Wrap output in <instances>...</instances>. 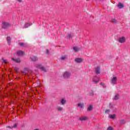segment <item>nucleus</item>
I'll use <instances>...</instances> for the list:
<instances>
[{"label":"nucleus","mask_w":130,"mask_h":130,"mask_svg":"<svg viewBox=\"0 0 130 130\" xmlns=\"http://www.w3.org/2000/svg\"><path fill=\"white\" fill-rule=\"evenodd\" d=\"M46 53L47 54H48L49 53V51L48 50H46Z\"/></svg>","instance_id":"nucleus-35"},{"label":"nucleus","mask_w":130,"mask_h":130,"mask_svg":"<svg viewBox=\"0 0 130 130\" xmlns=\"http://www.w3.org/2000/svg\"><path fill=\"white\" fill-rule=\"evenodd\" d=\"M117 77H114L111 79V84H113V85H115V84H117Z\"/></svg>","instance_id":"nucleus-4"},{"label":"nucleus","mask_w":130,"mask_h":130,"mask_svg":"<svg viewBox=\"0 0 130 130\" xmlns=\"http://www.w3.org/2000/svg\"><path fill=\"white\" fill-rule=\"evenodd\" d=\"M17 2H19V3L22 2V0H17Z\"/></svg>","instance_id":"nucleus-37"},{"label":"nucleus","mask_w":130,"mask_h":130,"mask_svg":"<svg viewBox=\"0 0 130 130\" xmlns=\"http://www.w3.org/2000/svg\"><path fill=\"white\" fill-rule=\"evenodd\" d=\"M7 127H8V128H12V127H11V126H8Z\"/></svg>","instance_id":"nucleus-38"},{"label":"nucleus","mask_w":130,"mask_h":130,"mask_svg":"<svg viewBox=\"0 0 130 130\" xmlns=\"http://www.w3.org/2000/svg\"><path fill=\"white\" fill-rule=\"evenodd\" d=\"M109 117L110 118H111V119H113L115 117V115L113 114V115H109Z\"/></svg>","instance_id":"nucleus-26"},{"label":"nucleus","mask_w":130,"mask_h":130,"mask_svg":"<svg viewBox=\"0 0 130 130\" xmlns=\"http://www.w3.org/2000/svg\"><path fill=\"white\" fill-rule=\"evenodd\" d=\"M99 81H100V79L97 76L94 77L92 80V82H93L94 84H98Z\"/></svg>","instance_id":"nucleus-3"},{"label":"nucleus","mask_w":130,"mask_h":130,"mask_svg":"<svg viewBox=\"0 0 130 130\" xmlns=\"http://www.w3.org/2000/svg\"><path fill=\"white\" fill-rule=\"evenodd\" d=\"M78 107H80V108H84V104L83 103H79L78 104Z\"/></svg>","instance_id":"nucleus-20"},{"label":"nucleus","mask_w":130,"mask_h":130,"mask_svg":"<svg viewBox=\"0 0 130 130\" xmlns=\"http://www.w3.org/2000/svg\"><path fill=\"white\" fill-rule=\"evenodd\" d=\"M30 59L31 61H36L37 60H38V58L35 56H31L30 57Z\"/></svg>","instance_id":"nucleus-10"},{"label":"nucleus","mask_w":130,"mask_h":130,"mask_svg":"<svg viewBox=\"0 0 130 130\" xmlns=\"http://www.w3.org/2000/svg\"><path fill=\"white\" fill-rule=\"evenodd\" d=\"M9 26H10V24L8 23L5 22H3L2 28H3V29H7Z\"/></svg>","instance_id":"nucleus-6"},{"label":"nucleus","mask_w":130,"mask_h":130,"mask_svg":"<svg viewBox=\"0 0 130 130\" xmlns=\"http://www.w3.org/2000/svg\"><path fill=\"white\" fill-rule=\"evenodd\" d=\"M112 22L113 23H114V24H115V23H116L117 21L115 19H112Z\"/></svg>","instance_id":"nucleus-30"},{"label":"nucleus","mask_w":130,"mask_h":130,"mask_svg":"<svg viewBox=\"0 0 130 130\" xmlns=\"http://www.w3.org/2000/svg\"><path fill=\"white\" fill-rule=\"evenodd\" d=\"M17 124H14L12 126V128H16V127H17Z\"/></svg>","instance_id":"nucleus-32"},{"label":"nucleus","mask_w":130,"mask_h":130,"mask_svg":"<svg viewBox=\"0 0 130 130\" xmlns=\"http://www.w3.org/2000/svg\"><path fill=\"white\" fill-rule=\"evenodd\" d=\"M35 68H36L37 69H40V70H41V71H43V72H45V73L47 72V69L44 68V67H43V66H42L41 64H35Z\"/></svg>","instance_id":"nucleus-2"},{"label":"nucleus","mask_w":130,"mask_h":130,"mask_svg":"<svg viewBox=\"0 0 130 130\" xmlns=\"http://www.w3.org/2000/svg\"><path fill=\"white\" fill-rule=\"evenodd\" d=\"M91 96H93V95H94V93H93V92H91L90 93Z\"/></svg>","instance_id":"nucleus-36"},{"label":"nucleus","mask_w":130,"mask_h":130,"mask_svg":"<svg viewBox=\"0 0 130 130\" xmlns=\"http://www.w3.org/2000/svg\"><path fill=\"white\" fill-rule=\"evenodd\" d=\"M67 57H68L67 56V55H64V56H62L61 58H60V59L61 60H64V59H66V58H67Z\"/></svg>","instance_id":"nucleus-25"},{"label":"nucleus","mask_w":130,"mask_h":130,"mask_svg":"<svg viewBox=\"0 0 130 130\" xmlns=\"http://www.w3.org/2000/svg\"><path fill=\"white\" fill-rule=\"evenodd\" d=\"M125 38L124 37H122L118 39V42L119 43H124V42H125Z\"/></svg>","instance_id":"nucleus-5"},{"label":"nucleus","mask_w":130,"mask_h":130,"mask_svg":"<svg viewBox=\"0 0 130 130\" xmlns=\"http://www.w3.org/2000/svg\"><path fill=\"white\" fill-rule=\"evenodd\" d=\"M117 7H118V9H123L124 6H123V4L120 3L118 4Z\"/></svg>","instance_id":"nucleus-14"},{"label":"nucleus","mask_w":130,"mask_h":130,"mask_svg":"<svg viewBox=\"0 0 130 130\" xmlns=\"http://www.w3.org/2000/svg\"><path fill=\"white\" fill-rule=\"evenodd\" d=\"M71 76H72V73L70 71H65L62 74V77L65 80H69Z\"/></svg>","instance_id":"nucleus-1"},{"label":"nucleus","mask_w":130,"mask_h":130,"mask_svg":"<svg viewBox=\"0 0 130 130\" xmlns=\"http://www.w3.org/2000/svg\"><path fill=\"white\" fill-rule=\"evenodd\" d=\"M113 99L115 101L118 100V99H119V94L118 93H116Z\"/></svg>","instance_id":"nucleus-13"},{"label":"nucleus","mask_w":130,"mask_h":130,"mask_svg":"<svg viewBox=\"0 0 130 130\" xmlns=\"http://www.w3.org/2000/svg\"><path fill=\"white\" fill-rule=\"evenodd\" d=\"M92 109L93 106H92V105H90L87 108V110H88V111H91V110H92Z\"/></svg>","instance_id":"nucleus-22"},{"label":"nucleus","mask_w":130,"mask_h":130,"mask_svg":"<svg viewBox=\"0 0 130 130\" xmlns=\"http://www.w3.org/2000/svg\"><path fill=\"white\" fill-rule=\"evenodd\" d=\"M110 111V110L109 109L106 110L105 113H107L108 114V113H109Z\"/></svg>","instance_id":"nucleus-33"},{"label":"nucleus","mask_w":130,"mask_h":130,"mask_svg":"<svg viewBox=\"0 0 130 130\" xmlns=\"http://www.w3.org/2000/svg\"><path fill=\"white\" fill-rule=\"evenodd\" d=\"M11 39L10 37H8L7 38V42H8L9 45H11Z\"/></svg>","instance_id":"nucleus-19"},{"label":"nucleus","mask_w":130,"mask_h":130,"mask_svg":"<svg viewBox=\"0 0 130 130\" xmlns=\"http://www.w3.org/2000/svg\"><path fill=\"white\" fill-rule=\"evenodd\" d=\"M2 62L3 63H8V60L4 59V58H2Z\"/></svg>","instance_id":"nucleus-23"},{"label":"nucleus","mask_w":130,"mask_h":130,"mask_svg":"<svg viewBox=\"0 0 130 130\" xmlns=\"http://www.w3.org/2000/svg\"><path fill=\"white\" fill-rule=\"evenodd\" d=\"M75 61H76V62H82V61H83V59H82L81 58H77L75 59Z\"/></svg>","instance_id":"nucleus-15"},{"label":"nucleus","mask_w":130,"mask_h":130,"mask_svg":"<svg viewBox=\"0 0 130 130\" xmlns=\"http://www.w3.org/2000/svg\"><path fill=\"white\" fill-rule=\"evenodd\" d=\"M17 54L19 56H22V55H24V52L22 51L19 50L17 52Z\"/></svg>","instance_id":"nucleus-11"},{"label":"nucleus","mask_w":130,"mask_h":130,"mask_svg":"<svg viewBox=\"0 0 130 130\" xmlns=\"http://www.w3.org/2000/svg\"><path fill=\"white\" fill-rule=\"evenodd\" d=\"M73 49L75 52H78L80 50V48L78 47H73Z\"/></svg>","instance_id":"nucleus-18"},{"label":"nucleus","mask_w":130,"mask_h":130,"mask_svg":"<svg viewBox=\"0 0 130 130\" xmlns=\"http://www.w3.org/2000/svg\"><path fill=\"white\" fill-rule=\"evenodd\" d=\"M119 121L120 124H124V123H125V121H124V120H120Z\"/></svg>","instance_id":"nucleus-27"},{"label":"nucleus","mask_w":130,"mask_h":130,"mask_svg":"<svg viewBox=\"0 0 130 130\" xmlns=\"http://www.w3.org/2000/svg\"><path fill=\"white\" fill-rule=\"evenodd\" d=\"M31 25H32V23H30V22H26L24 24L23 28H28V27H30Z\"/></svg>","instance_id":"nucleus-9"},{"label":"nucleus","mask_w":130,"mask_h":130,"mask_svg":"<svg viewBox=\"0 0 130 130\" xmlns=\"http://www.w3.org/2000/svg\"><path fill=\"white\" fill-rule=\"evenodd\" d=\"M29 72V68H24V71H22V74L23 75H28V72Z\"/></svg>","instance_id":"nucleus-7"},{"label":"nucleus","mask_w":130,"mask_h":130,"mask_svg":"<svg viewBox=\"0 0 130 130\" xmlns=\"http://www.w3.org/2000/svg\"><path fill=\"white\" fill-rule=\"evenodd\" d=\"M101 86H102L103 88H106V85L103 83H101Z\"/></svg>","instance_id":"nucleus-29"},{"label":"nucleus","mask_w":130,"mask_h":130,"mask_svg":"<svg viewBox=\"0 0 130 130\" xmlns=\"http://www.w3.org/2000/svg\"><path fill=\"white\" fill-rule=\"evenodd\" d=\"M87 119H88V117H81L79 118V120H81V121H84L87 120Z\"/></svg>","instance_id":"nucleus-16"},{"label":"nucleus","mask_w":130,"mask_h":130,"mask_svg":"<svg viewBox=\"0 0 130 130\" xmlns=\"http://www.w3.org/2000/svg\"><path fill=\"white\" fill-rule=\"evenodd\" d=\"M73 36H74V34H68V38H69V39H71V38H73Z\"/></svg>","instance_id":"nucleus-24"},{"label":"nucleus","mask_w":130,"mask_h":130,"mask_svg":"<svg viewBox=\"0 0 130 130\" xmlns=\"http://www.w3.org/2000/svg\"><path fill=\"white\" fill-rule=\"evenodd\" d=\"M19 45L20 46H24V43H19Z\"/></svg>","instance_id":"nucleus-34"},{"label":"nucleus","mask_w":130,"mask_h":130,"mask_svg":"<svg viewBox=\"0 0 130 130\" xmlns=\"http://www.w3.org/2000/svg\"><path fill=\"white\" fill-rule=\"evenodd\" d=\"M114 106V104H113L112 103H110L109 104V108H113V107Z\"/></svg>","instance_id":"nucleus-28"},{"label":"nucleus","mask_w":130,"mask_h":130,"mask_svg":"<svg viewBox=\"0 0 130 130\" xmlns=\"http://www.w3.org/2000/svg\"><path fill=\"white\" fill-rule=\"evenodd\" d=\"M35 130H39V129H37H37H35Z\"/></svg>","instance_id":"nucleus-39"},{"label":"nucleus","mask_w":130,"mask_h":130,"mask_svg":"<svg viewBox=\"0 0 130 130\" xmlns=\"http://www.w3.org/2000/svg\"><path fill=\"white\" fill-rule=\"evenodd\" d=\"M107 130H113V128L111 126H109Z\"/></svg>","instance_id":"nucleus-31"},{"label":"nucleus","mask_w":130,"mask_h":130,"mask_svg":"<svg viewBox=\"0 0 130 130\" xmlns=\"http://www.w3.org/2000/svg\"><path fill=\"white\" fill-rule=\"evenodd\" d=\"M57 110H58V111H62V110H63V108L61 107H57Z\"/></svg>","instance_id":"nucleus-21"},{"label":"nucleus","mask_w":130,"mask_h":130,"mask_svg":"<svg viewBox=\"0 0 130 130\" xmlns=\"http://www.w3.org/2000/svg\"><path fill=\"white\" fill-rule=\"evenodd\" d=\"M101 72V70L100 69V67H98L95 68V73L96 75H99L100 73Z\"/></svg>","instance_id":"nucleus-8"},{"label":"nucleus","mask_w":130,"mask_h":130,"mask_svg":"<svg viewBox=\"0 0 130 130\" xmlns=\"http://www.w3.org/2000/svg\"><path fill=\"white\" fill-rule=\"evenodd\" d=\"M12 59L14 61H15V62H18V63L21 62V60L20 59V58H15V59L14 58H12Z\"/></svg>","instance_id":"nucleus-12"},{"label":"nucleus","mask_w":130,"mask_h":130,"mask_svg":"<svg viewBox=\"0 0 130 130\" xmlns=\"http://www.w3.org/2000/svg\"><path fill=\"white\" fill-rule=\"evenodd\" d=\"M60 103L62 105H64V104H66V103H67V100H66V99H62L60 101Z\"/></svg>","instance_id":"nucleus-17"}]
</instances>
